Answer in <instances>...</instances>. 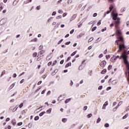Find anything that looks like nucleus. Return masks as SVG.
Returning a JSON list of instances; mask_svg holds the SVG:
<instances>
[{"mask_svg":"<svg viewBox=\"0 0 129 129\" xmlns=\"http://www.w3.org/2000/svg\"><path fill=\"white\" fill-rule=\"evenodd\" d=\"M111 15L112 17V20L116 21H115V25H118V24L120 23V18H117L118 14H117V13L115 14L114 12H112Z\"/></svg>","mask_w":129,"mask_h":129,"instance_id":"obj_1","label":"nucleus"},{"mask_svg":"<svg viewBox=\"0 0 129 129\" xmlns=\"http://www.w3.org/2000/svg\"><path fill=\"white\" fill-rule=\"evenodd\" d=\"M115 43H116V44L117 46H118V49L119 50H117V53H120L121 51H122V49H125V45H124V44H119L118 43V41H115Z\"/></svg>","mask_w":129,"mask_h":129,"instance_id":"obj_2","label":"nucleus"},{"mask_svg":"<svg viewBox=\"0 0 129 129\" xmlns=\"http://www.w3.org/2000/svg\"><path fill=\"white\" fill-rule=\"evenodd\" d=\"M123 49V52L122 53L121 55V58L124 60L127 59V55H126V52H127V49H126V47L125 48H122Z\"/></svg>","mask_w":129,"mask_h":129,"instance_id":"obj_3","label":"nucleus"},{"mask_svg":"<svg viewBox=\"0 0 129 129\" xmlns=\"http://www.w3.org/2000/svg\"><path fill=\"white\" fill-rule=\"evenodd\" d=\"M123 60L124 64L126 65L127 70H129V63H128V61H127V59H125L124 58V59Z\"/></svg>","mask_w":129,"mask_h":129,"instance_id":"obj_4","label":"nucleus"},{"mask_svg":"<svg viewBox=\"0 0 129 129\" xmlns=\"http://www.w3.org/2000/svg\"><path fill=\"white\" fill-rule=\"evenodd\" d=\"M105 65H106V61L105 60H103L100 63V66L102 68H103V67H105Z\"/></svg>","mask_w":129,"mask_h":129,"instance_id":"obj_5","label":"nucleus"},{"mask_svg":"<svg viewBox=\"0 0 129 129\" xmlns=\"http://www.w3.org/2000/svg\"><path fill=\"white\" fill-rule=\"evenodd\" d=\"M113 8H114V7L113 6V5H111L110 7L109 8V11H107V12L106 13L107 15H108V14L110 13V12H111L112 11V9H113Z\"/></svg>","mask_w":129,"mask_h":129,"instance_id":"obj_6","label":"nucleus"},{"mask_svg":"<svg viewBox=\"0 0 129 129\" xmlns=\"http://www.w3.org/2000/svg\"><path fill=\"white\" fill-rule=\"evenodd\" d=\"M117 39H118V40H119V41H120L121 42L123 43L124 41H123V37L120 36V35H119L117 37Z\"/></svg>","mask_w":129,"mask_h":129,"instance_id":"obj_7","label":"nucleus"},{"mask_svg":"<svg viewBox=\"0 0 129 129\" xmlns=\"http://www.w3.org/2000/svg\"><path fill=\"white\" fill-rule=\"evenodd\" d=\"M6 24V20H5V19H2L0 21V26H2V25H4Z\"/></svg>","mask_w":129,"mask_h":129,"instance_id":"obj_8","label":"nucleus"},{"mask_svg":"<svg viewBox=\"0 0 129 129\" xmlns=\"http://www.w3.org/2000/svg\"><path fill=\"white\" fill-rule=\"evenodd\" d=\"M108 105V101H106L102 107V109H105V106Z\"/></svg>","mask_w":129,"mask_h":129,"instance_id":"obj_9","label":"nucleus"},{"mask_svg":"<svg viewBox=\"0 0 129 129\" xmlns=\"http://www.w3.org/2000/svg\"><path fill=\"white\" fill-rule=\"evenodd\" d=\"M76 17H77V15L76 14L73 15L71 18V21H73V20H75Z\"/></svg>","mask_w":129,"mask_h":129,"instance_id":"obj_10","label":"nucleus"},{"mask_svg":"<svg viewBox=\"0 0 129 129\" xmlns=\"http://www.w3.org/2000/svg\"><path fill=\"white\" fill-rule=\"evenodd\" d=\"M11 122L13 125H16V124H17V122H16L15 119H13Z\"/></svg>","mask_w":129,"mask_h":129,"instance_id":"obj_11","label":"nucleus"},{"mask_svg":"<svg viewBox=\"0 0 129 129\" xmlns=\"http://www.w3.org/2000/svg\"><path fill=\"white\" fill-rule=\"evenodd\" d=\"M116 34L117 36H120L121 35V31H120L119 30H117Z\"/></svg>","mask_w":129,"mask_h":129,"instance_id":"obj_12","label":"nucleus"},{"mask_svg":"<svg viewBox=\"0 0 129 129\" xmlns=\"http://www.w3.org/2000/svg\"><path fill=\"white\" fill-rule=\"evenodd\" d=\"M121 103H122V101L119 102L118 104L117 105V106L115 107L116 109H117L118 107H119L120 105H121Z\"/></svg>","mask_w":129,"mask_h":129,"instance_id":"obj_13","label":"nucleus"},{"mask_svg":"<svg viewBox=\"0 0 129 129\" xmlns=\"http://www.w3.org/2000/svg\"><path fill=\"white\" fill-rule=\"evenodd\" d=\"M69 66H71V62H69V63H68L65 66V68H68V67H69Z\"/></svg>","mask_w":129,"mask_h":129,"instance_id":"obj_14","label":"nucleus"},{"mask_svg":"<svg viewBox=\"0 0 129 129\" xmlns=\"http://www.w3.org/2000/svg\"><path fill=\"white\" fill-rule=\"evenodd\" d=\"M106 71H107L106 69H104L103 71L101 72V74H105V73H106Z\"/></svg>","mask_w":129,"mask_h":129,"instance_id":"obj_15","label":"nucleus"},{"mask_svg":"<svg viewBox=\"0 0 129 129\" xmlns=\"http://www.w3.org/2000/svg\"><path fill=\"white\" fill-rule=\"evenodd\" d=\"M111 83L113 84V85H115V84L117 83V82H116V80H113L112 81Z\"/></svg>","mask_w":129,"mask_h":129,"instance_id":"obj_16","label":"nucleus"},{"mask_svg":"<svg viewBox=\"0 0 129 129\" xmlns=\"http://www.w3.org/2000/svg\"><path fill=\"white\" fill-rule=\"evenodd\" d=\"M58 72V70H55L52 73L51 75L54 76L57 72Z\"/></svg>","mask_w":129,"mask_h":129,"instance_id":"obj_17","label":"nucleus"},{"mask_svg":"<svg viewBox=\"0 0 129 129\" xmlns=\"http://www.w3.org/2000/svg\"><path fill=\"white\" fill-rule=\"evenodd\" d=\"M5 74H6V71H4L2 73L1 75L0 76V77H2L3 76H4V75H5Z\"/></svg>","mask_w":129,"mask_h":129,"instance_id":"obj_18","label":"nucleus"},{"mask_svg":"<svg viewBox=\"0 0 129 129\" xmlns=\"http://www.w3.org/2000/svg\"><path fill=\"white\" fill-rule=\"evenodd\" d=\"M45 114V111H43L39 114V116H43Z\"/></svg>","mask_w":129,"mask_h":129,"instance_id":"obj_19","label":"nucleus"},{"mask_svg":"<svg viewBox=\"0 0 129 129\" xmlns=\"http://www.w3.org/2000/svg\"><path fill=\"white\" fill-rule=\"evenodd\" d=\"M96 29H97V27L96 26L94 27L92 29V32H94V31H95Z\"/></svg>","mask_w":129,"mask_h":129,"instance_id":"obj_20","label":"nucleus"},{"mask_svg":"<svg viewBox=\"0 0 129 129\" xmlns=\"http://www.w3.org/2000/svg\"><path fill=\"white\" fill-rule=\"evenodd\" d=\"M76 53H77V51H74L73 53H72V54H71V56H74V55H75V54H76Z\"/></svg>","mask_w":129,"mask_h":129,"instance_id":"obj_21","label":"nucleus"},{"mask_svg":"<svg viewBox=\"0 0 129 129\" xmlns=\"http://www.w3.org/2000/svg\"><path fill=\"white\" fill-rule=\"evenodd\" d=\"M39 118H40V117H39V116H36L35 117L34 119H35V120H39Z\"/></svg>","mask_w":129,"mask_h":129,"instance_id":"obj_22","label":"nucleus"},{"mask_svg":"<svg viewBox=\"0 0 129 129\" xmlns=\"http://www.w3.org/2000/svg\"><path fill=\"white\" fill-rule=\"evenodd\" d=\"M112 68V66L111 65H109L108 67V70H110Z\"/></svg>","mask_w":129,"mask_h":129,"instance_id":"obj_23","label":"nucleus"},{"mask_svg":"<svg viewBox=\"0 0 129 129\" xmlns=\"http://www.w3.org/2000/svg\"><path fill=\"white\" fill-rule=\"evenodd\" d=\"M101 120V119L99 117L98 119H97V123H99V122H100V121Z\"/></svg>","mask_w":129,"mask_h":129,"instance_id":"obj_24","label":"nucleus"},{"mask_svg":"<svg viewBox=\"0 0 129 129\" xmlns=\"http://www.w3.org/2000/svg\"><path fill=\"white\" fill-rule=\"evenodd\" d=\"M57 63V60H54L52 64V66H54V65H56V63Z\"/></svg>","mask_w":129,"mask_h":129,"instance_id":"obj_25","label":"nucleus"},{"mask_svg":"<svg viewBox=\"0 0 129 129\" xmlns=\"http://www.w3.org/2000/svg\"><path fill=\"white\" fill-rule=\"evenodd\" d=\"M93 37H91V38L89 39L88 42H89V43H90V42H91V41H93Z\"/></svg>","mask_w":129,"mask_h":129,"instance_id":"obj_26","label":"nucleus"},{"mask_svg":"<svg viewBox=\"0 0 129 129\" xmlns=\"http://www.w3.org/2000/svg\"><path fill=\"white\" fill-rule=\"evenodd\" d=\"M36 41H37V38H34V39H32L31 40V42H36Z\"/></svg>","mask_w":129,"mask_h":129,"instance_id":"obj_27","label":"nucleus"},{"mask_svg":"<svg viewBox=\"0 0 129 129\" xmlns=\"http://www.w3.org/2000/svg\"><path fill=\"white\" fill-rule=\"evenodd\" d=\"M23 105H24V103H21L20 104V105H19L20 108H22V107H23Z\"/></svg>","mask_w":129,"mask_h":129,"instance_id":"obj_28","label":"nucleus"},{"mask_svg":"<svg viewBox=\"0 0 129 129\" xmlns=\"http://www.w3.org/2000/svg\"><path fill=\"white\" fill-rule=\"evenodd\" d=\"M41 87H40L39 88L37 89L36 90V91L34 92V93H36V92H38V91H39V90L40 89H41Z\"/></svg>","mask_w":129,"mask_h":129,"instance_id":"obj_29","label":"nucleus"},{"mask_svg":"<svg viewBox=\"0 0 129 129\" xmlns=\"http://www.w3.org/2000/svg\"><path fill=\"white\" fill-rule=\"evenodd\" d=\"M91 116H92V114L90 113V114H89L88 115H87V117L88 118L91 117Z\"/></svg>","mask_w":129,"mask_h":129,"instance_id":"obj_30","label":"nucleus"},{"mask_svg":"<svg viewBox=\"0 0 129 129\" xmlns=\"http://www.w3.org/2000/svg\"><path fill=\"white\" fill-rule=\"evenodd\" d=\"M37 56V52H34L33 53V57H36Z\"/></svg>","mask_w":129,"mask_h":129,"instance_id":"obj_31","label":"nucleus"},{"mask_svg":"<svg viewBox=\"0 0 129 129\" xmlns=\"http://www.w3.org/2000/svg\"><path fill=\"white\" fill-rule=\"evenodd\" d=\"M40 54L41 55H43V54H44L45 53V51L44 50H41L40 51Z\"/></svg>","mask_w":129,"mask_h":129,"instance_id":"obj_32","label":"nucleus"},{"mask_svg":"<svg viewBox=\"0 0 129 129\" xmlns=\"http://www.w3.org/2000/svg\"><path fill=\"white\" fill-rule=\"evenodd\" d=\"M62 42H63V39H61L59 41H58V45L61 44V43H62Z\"/></svg>","mask_w":129,"mask_h":129,"instance_id":"obj_33","label":"nucleus"},{"mask_svg":"<svg viewBox=\"0 0 129 129\" xmlns=\"http://www.w3.org/2000/svg\"><path fill=\"white\" fill-rule=\"evenodd\" d=\"M62 121V122H66V121H67V119L66 118H63Z\"/></svg>","mask_w":129,"mask_h":129,"instance_id":"obj_34","label":"nucleus"},{"mask_svg":"<svg viewBox=\"0 0 129 129\" xmlns=\"http://www.w3.org/2000/svg\"><path fill=\"white\" fill-rule=\"evenodd\" d=\"M104 126H105V127H108V126H109V124H108V123H106V124H105Z\"/></svg>","mask_w":129,"mask_h":129,"instance_id":"obj_35","label":"nucleus"},{"mask_svg":"<svg viewBox=\"0 0 129 129\" xmlns=\"http://www.w3.org/2000/svg\"><path fill=\"white\" fill-rule=\"evenodd\" d=\"M22 124H23L22 122H20L18 123V125H19V126H21V125H22Z\"/></svg>","mask_w":129,"mask_h":129,"instance_id":"obj_36","label":"nucleus"},{"mask_svg":"<svg viewBox=\"0 0 129 129\" xmlns=\"http://www.w3.org/2000/svg\"><path fill=\"white\" fill-rule=\"evenodd\" d=\"M98 42H100V39H99V38H98L95 41V43H98Z\"/></svg>","mask_w":129,"mask_h":129,"instance_id":"obj_37","label":"nucleus"},{"mask_svg":"<svg viewBox=\"0 0 129 129\" xmlns=\"http://www.w3.org/2000/svg\"><path fill=\"white\" fill-rule=\"evenodd\" d=\"M101 24V21L100 20L98 23H97V26H99Z\"/></svg>","mask_w":129,"mask_h":129,"instance_id":"obj_38","label":"nucleus"},{"mask_svg":"<svg viewBox=\"0 0 129 129\" xmlns=\"http://www.w3.org/2000/svg\"><path fill=\"white\" fill-rule=\"evenodd\" d=\"M46 112H48V113H51V108L49 109L46 111Z\"/></svg>","mask_w":129,"mask_h":129,"instance_id":"obj_39","label":"nucleus"},{"mask_svg":"<svg viewBox=\"0 0 129 129\" xmlns=\"http://www.w3.org/2000/svg\"><path fill=\"white\" fill-rule=\"evenodd\" d=\"M58 14H63V11L58 10Z\"/></svg>","mask_w":129,"mask_h":129,"instance_id":"obj_40","label":"nucleus"},{"mask_svg":"<svg viewBox=\"0 0 129 129\" xmlns=\"http://www.w3.org/2000/svg\"><path fill=\"white\" fill-rule=\"evenodd\" d=\"M48 66H51V65H52V61H49L48 64H47Z\"/></svg>","mask_w":129,"mask_h":129,"instance_id":"obj_41","label":"nucleus"},{"mask_svg":"<svg viewBox=\"0 0 129 129\" xmlns=\"http://www.w3.org/2000/svg\"><path fill=\"white\" fill-rule=\"evenodd\" d=\"M69 101H70V99H67L66 101H65V103H68V102H69Z\"/></svg>","mask_w":129,"mask_h":129,"instance_id":"obj_42","label":"nucleus"},{"mask_svg":"<svg viewBox=\"0 0 129 129\" xmlns=\"http://www.w3.org/2000/svg\"><path fill=\"white\" fill-rule=\"evenodd\" d=\"M101 89H102V86H100L98 87V90H101Z\"/></svg>","mask_w":129,"mask_h":129,"instance_id":"obj_43","label":"nucleus"},{"mask_svg":"<svg viewBox=\"0 0 129 129\" xmlns=\"http://www.w3.org/2000/svg\"><path fill=\"white\" fill-rule=\"evenodd\" d=\"M66 16H67V13H63L62 15V17L64 18V17H66Z\"/></svg>","mask_w":129,"mask_h":129,"instance_id":"obj_44","label":"nucleus"},{"mask_svg":"<svg viewBox=\"0 0 129 129\" xmlns=\"http://www.w3.org/2000/svg\"><path fill=\"white\" fill-rule=\"evenodd\" d=\"M126 117H127V115L126 114L123 117V119H125Z\"/></svg>","mask_w":129,"mask_h":129,"instance_id":"obj_45","label":"nucleus"},{"mask_svg":"<svg viewBox=\"0 0 129 129\" xmlns=\"http://www.w3.org/2000/svg\"><path fill=\"white\" fill-rule=\"evenodd\" d=\"M71 43V41L67 42L65 43V45H69Z\"/></svg>","mask_w":129,"mask_h":129,"instance_id":"obj_46","label":"nucleus"},{"mask_svg":"<svg viewBox=\"0 0 129 129\" xmlns=\"http://www.w3.org/2000/svg\"><path fill=\"white\" fill-rule=\"evenodd\" d=\"M73 33H74V29H73L72 30H71V31H70V34H73Z\"/></svg>","mask_w":129,"mask_h":129,"instance_id":"obj_47","label":"nucleus"},{"mask_svg":"<svg viewBox=\"0 0 129 129\" xmlns=\"http://www.w3.org/2000/svg\"><path fill=\"white\" fill-rule=\"evenodd\" d=\"M25 81V79H22L21 81H20V83L22 84V83H24V82Z\"/></svg>","mask_w":129,"mask_h":129,"instance_id":"obj_48","label":"nucleus"},{"mask_svg":"<svg viewBox=\"0 0 129 129\" xmlns=\"http://www.w3.org/2000/svg\"><path fill=\"white\" fill-rule=\"evenodd\" d=\"M51 94V91H48L46 94L47 95H49Z\"/></svg>","mask_w":129,"mask_h":129,"instance_id":"obj_49","label":"nucleus"},{"mask_svg":"<svg viewBox=\"0 0 129 129\" xmlns=\"http://www.w3.org/2000/svg\"><path fill=\"white\" fill-rule=\"evenodd\" d=\"M36 10H37V11H40V6L37 7Z\"/></svg>","mask_w":129,"mask_h":129,"instance_id":"obj_50","label":"nucleus"},{"mask_svg":"<svg viewBox=\"0 0 129 129\" xmlns=\"http://www.w3.org/2000/svg\"><path fill=\"white\" fill-rule=\"evenodd\" d=\"M61 18H62V16H57L56 17V19H61Z\"/></svg>","mask_w":129,"mask_h":129,"instance_id":"obj_51","label":"nucleus"},{"mask_svg":"<svg viewBox=\"0 0 129 129\" xmlns=\"http://www.w3.org/2000/svg\"><path fill=\"white\" fill-rule=\"evenodd\" d=\"M96 16H97V13H94L93 15V17L95 18V17H96Z\"/></svg>","mask_w":129,"mask_h":129,"instance_id":"obj_52","label":"nucleus"},{"mask_svg":"<svg viewBox=\"0 0 129 129\" xmlns=\"http://www.w3.org/2000/svg\"><path fill=\"white\" fill-rule=\"evenodd\" d=\"M103 57V54H100V55H99V58H101V57Z\"/></svg>","mask_w":129,"mask_h":129,"instance_id":"obj_53","label":"nucleus"},{"mask_svg":"<svg viewBox=\"0 0 129 129\" xmlns=\"http://www.w3.org/2000/svg\"><path fill=\"white\" fill-rule=\"evenodd\" d=\"M110 89H111V87H108L106 88V90L108 91V90H109Z\"/></svg>","mask_w":129,"mask_h":129,"instance_id":"obj_54","label":"nucleus"},{"mask_svg":"<svg viewBox=\"0 0 129 129\" xmlns=\"http://www.w3.org/2000/svg\"><path fill=\"white\" fill-rule=\"evenodd\" d=\"M24 74H25V72H23L22 73L20 74L19 76V77L22 76V75H24Z\"/></svg>","mask_w":129,"mask_h":129,"instance_id":"obj_55","label":"nucleus"},{"mask_svg":"<svg viewBox=\"0 0 129 129\" xmlns=\"http://www.w3.org/2000/svg\"><path fill=\"white\" fill-rule=\"evenodd\" d=\"M39 50H43V46H40L39 47Z\"/></svg>","mask_w":129,"mask_h":129,"instance_id":"obj_56","label":"nucleus"},{"mask_svg":"<svg viewBox=\"0 0 129 129\" xmlns=\"http://www.w3.org/2000/svg\"><path fill=\"white\" fill-rule=\"evenodd\" d=\"M102 32H104V31H106V27H105L104 29H103L101 30Z\"/></svg>","mask_w":129,"mask_h":129,"instance_id":"obj_57","label":"nucleus"},{"mask_svg":"<svg viewBox=\"0 0 129 129\" xmlns=\"http://www.w3.org/2000/svg\"><path fill=\"white\" fill-rule=\"evenodd\" d=\"M84 110H86V109H87V106H85L84 107Z\"/></svg>","mask_w":129,"mask_h":129,"instance_id":"obj_58","label":"nucleus"},{"mask_svg":"<svg viewBox=\"0 0 129 129\" xmlns=\"http://www.w3.org/2000/svg\"><path fill=\"white\" fill-rule=\"evenodd\" d=\"M45 91H46V90H43L41 92V94H44V93H45Z\"/></svg>","mask_w":129,"mask_h":129,"instance_id":"obj_59","label":"nucleus"},{"mask_svg":"<svg viewBox=\"0 0 129 129\" xmlns=\"http://www.w3.org/2000/svg\"><path fill=\"white\" fill-rule=\"evenodd\" d=\"M13 77L14 78H16V77H17V74H14Z\"/></svg>","mask_w":129,"mask_h":129,"instance_id":"obj_60","label":"nucleus"},{"mask_svg":"<svg viewBox=\"0 0 129 129\" xmlns=\"http://www.w3.org/2000/svg\"><path fill=\"white\" fill-rule=\"evenodd\" d=\"M10 119H10L9 117L7 118V119H6V121H10Z\"/></svg>","mask_w":129,"mask_h":129,"instance_id":"obj_61","label":"nucleus"},{"mask_svg":"<svg viewBox=\"0 0 129 129\" xmlns=\"http://www.w3.org/2000/svg\"><path fill=\"white\" fill-rule=\"evenodd\" d=\"M64 63V60H62L60 61V64H63Z\"/></svg>","mask_w":129,"mask_h":129,"instance_id":"obj_62","label":"nucleus"},{"mask_svg":"<svg viewBox=\"0 0 129 129\" xmlns=\"http://www.w3.org/2000/svg\"><path fill=\"white\" fill-rule=\"evenodd\" d=\"M56 15V12H53L52 14V16H55Z\"/></svg>","mask_w":129,"mask_h":129,"instance_id":"obj_63","label":"nucleus"},{"mask_svg":"<svg viewBox=\"0 0 129 129\" xmlns=\"http://www.w3.org/2000/svg\"><path fill=\"white\" fill-rule=\"evenodd\" d=\"M41 83H42V81H39L38 84L37 85H40V84H41Z\"/></svg>","mask_w":129,"mask_h":129,"instance_id":"obj_64","label":"nucleus"}]
</instances>
